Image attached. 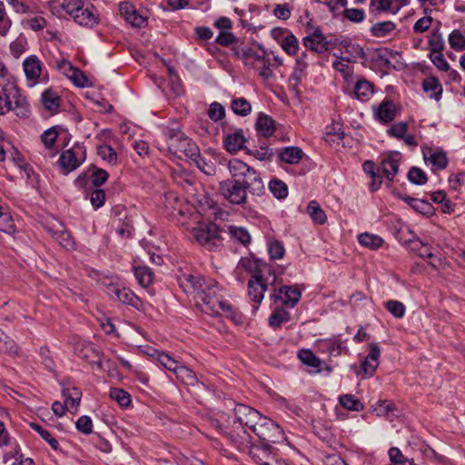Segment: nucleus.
<instances>
[{"mask_svg": "<svg viewBox=\"0 0 465 465\" xmlns=\"http://www.w3.org/2000/svg\"><path fill=\"white\" fill-rule=\"evenodd\" d=\"M163 136L166 146H161V150H166L180 159L197 155V145L181 131L179 126L166 127L163 130Z\"/></svg>", "mask_w": 465, "mask_h": 465, "instance_id": "nucleus-1", "label": "nucleus"}, {"mask_svg": "<svg viewBox=\"0 0 465 465\" xmlns=\"http://www.w3.org/2000/svg\"><path fill=\"white\" fill-rule=\"evenodd\" d=\"M193 238L210 251H215L223 245L221 231L215 223H208L193 230Z\"/></svg>", "mask_w": 465, "mask_h": 465, "instance_id": "nucleus-2", "label": "nucleus"}, {"mask_svg": "<svg viewBox=\"0 0 465 465\" xmlns=\"http://www.w3.org/2000/svg\"><path fill=\"white\" fill-rule=\"evenodd\" d=\"M23 69L29 87L48 80L47 72L42 61L35 54H31L24 60Z\"/></svg>", "mask_w": 465, "mask_h": 465, "instance_id": "nucleus-3", "label": "nucleus"}, {"mask_svg": "<svg viewBox=\"0 0 465 465\" xmlns=\"http://www.w3.org/2000/svg\"><path fill=\"white\" fill-rule=\"evenodd\" d=\"M250 185L247 182L241 183L238 180H225L220 183V193L228 202L233 204L244 203L246 189Z\"/></svg>", "mask_w": 465, "mask_h": 465, "instance_id": "nucleus-4", "label": "nucleus"}, {"mask_svg": "<svg viewBox=\"0 0 465 465\" xmlns=\"http://www.w3.org/2000/svg\"><path fill=\"white\" fill-rule=\"evenodd\" d=\"M85 157V147L76 143L73 148L64 151L61 154L59 163L66 173H69L80 166L84 162Z\"/></svg>", "mask_w": 465, "mask_h": 465, "instance_id": "nucleus-5", "label": "nucleus"}, {"mask_svg": "<svg viewBox=\"0 0 465 465\" xmlns=\"http://www.w3.org/2000/svg\"><path fill=\"white\" fill-rule=\"evenodd\" d=\"M235 417L237 421L244 427L249 428L258 438H261L259 429L260 413L254 409L240 404L235 408Z\"/></svg>", "mask_w": 465, "mask_h": 465, "instance_id": "nucleus-6", "label": "nucleus"}, {"mask_svg": "<svg viewBox=\"0 0 465 465\" xmlns=\"http://www.w3.org/2000/svg\"><path fill=\"white\" fill-rule=\"evenodd\" d=\"M237 280L240 282L243 281V272L251 275L250 280L262 279V262L257 257L252 254L247 257H242L234 271Z\"/></svg>", "mask_w": 465, "mask_h": 465, "instance_id": "nucleus-7", "label": "nucleus"}, {"mask_svg": "<svg viewBox=\"0 0 465 465\" xmlns=\"http://www.w3.org/2000/svg\"><path fill=\"white\" fill-rule=\"evenodd\" d=\"M285 440V435L281 426L274 420L263 416V452L270 450V446L266 443H282Z\"/></svg>", "mask_w": 465, "mask_h": 465, "instance_id": "nucleus-8", "label": "nucleus"}, {"mask_svg": "<svg viewBox=\"0 0 465 465\" xmlns=\"http://www.w3.org/2000/svg\"><path fill=\"white\" fill-rule=\"evenodd\" d=\"M179 284L186 293L193 295L196 300L203 290L205 289V284H208V281L199 276L185 273L179 278Z\"/></svg>", "mask_w": 465, "mask_h": 465, "instance_id": "nucleus-9", "label": "nucleus"}, {"mask_svg": "<svg viewBox=\"0 0 465 465\" xmlns=\"http://www.w3.org/2000/svg\"><path fill=\"white\" fill-rule=\"evenodd\" d=\"M246 141L243 130L239 128L223 134V145L226 152L235 154L240 150L245 149Z\"/></svg>", "mask_w": 465, "mask_h": 465, "instance_id": "nucleus-10", "label": "nucleus"}, {"mask_svg": "<svg viewBox=\"0 0 465 465\" xmlns=\"http://www.w3.org/2000/svg\"><path fill=\"white\" fill-rule=\"evenodd\" d=\"M303 45L315 53L322 54L329 49V41L322 35L320 27H316L313 32L302 38Z\"/></svg>", "mask_w": 465, "mask_h": 465, "instance_id": "nucleus-11", "label": "nucleus"}, {"mask_svg": "<svg viewBox=\"0 0 465 465\" xmlns=\"http://www.w3.org/2000/svg\"><path fill=\"white\" fill-rule=\"evenodd\" d=\"M369 353L361 364L360 374L363 379L370 378L374 375L379 365V358L381 350L377 343L369 344Z\"/></svg>", "mask_w": 465, "mask_h": 465, "instance_id": "nucleus-12", "label": "nucleus"}, {"mask_svg": "<svg viewBox=\"0 0 465 465\" xmlns=\"http://www.w3.org/2000/svg\"><path fill=\"white\" fill-rule=\"evenodd\" d=\"M307 58V53L303 52L295 61L293 71L289 78L290 88L294 92H298L299 84L307 74V68L309 66Z\"/></svg>", "mask_w": 465, "mask_h": 465, "instance_id": "nucleus-13", "label": "nucleus"}, {"mask_svg": "<svg viewBox=\"0 0 465 465\" xmlns=\"http://www.w3.org/2000/svg\"><path fill=\"white\" fill-rule=\"evenodd\" d=\"M73 19L78 25L86 27H94L99 23V15L93 5H87L85 7L83 5Z\"/></svg>", "mask_w": 465, "mask_h": 465, "instance_id": "nucleus-14", "label": "nucleus"}, {"mask_svg": "<svg viewBox=\"0 0 465 465\" xmlns=\"http://www.w3.org/2000/svg\"><path fill=\"white\" fill-rule=\"evenodd\" d=\"M120 14L124 17L126 22L135 27H142L145 24V19L142 16L134 5L129 1H123L119 5Z\"/></svg>", "mask_w": 465, "mask_h": 465, "instance_id": "nucleus-15", "label": "nucleus"}, {"mask_svg": "<svg viewBox=\"0 0 465 465\" xmlns=\"http://www.w3.org/2000/svg\"><path fill=\"white\" fill-rule=\"evenodd\" d=\"M401 160V154L399 152H392L383 158L381 168L385 177L392 182L399 171V164Z\"/></svg>", "mask_w": 465, "mask_h": 465, "instance_id": "nucleus-16", "label": "nucleus"}, {"mask_svg": "<svg viewBox=\"0 0 465 465\" xmlns=\"http://www.w3.org/2000/svg\"><path fill=\"white\" fill-rule=\"evenodd\" d=\"M423 158L431 164L433 171L445 169L449 162L446 153L439 149L423 150Z\"/></svg>", "mask_w": 465, "mask_h": 465, "instance_id": "nucleus-17", "label": "nucleus"}, {"mask_svg": "<svg viewBox=\"0 0 465 465\" xmlns=\"http://www.w3.org/2000/svg\"><path fill=\"white\" fill-rule=\"evenodd\" d=\"M374 117L381 123H391L396 117L395 104L388 99L383 100L374 110Z\"/></svg>", "mask_w": 465, "mask_h": 465, "instance_id": "nucleus-18", "label": "nucleus"}, {"mask_svg": "<svg viewBox=\"0 0 465 465\" xmlns=\"http://www.w3.org/2000/svg\"><path fill=\"white\" fill-rule=\"evenodd\" d=\"M206 309L210 315H216L222 311L227 313V317L231 320L236 321V314L232 312L231 304L223 300L221 296H215L214 301H208Z\"/></svg>", "mask_w": 465, "mask_h": 465, "instance_id": "nucleus-19", "label": "nucleus"}, {"mask_svg": "<svg viewBox=\"0 0 465 465\" xmlns=\"http://www.w3.org/2000/svg\"><path fill=\"white\" fill-rule=\"evenodd\" d=\"M215 296H220L217 292V283L214 280L210 279L208 284H205V289L196 298V302L203 312L208 313L206 311L207 302L208 301H214Z\"/></svg>", "mask_w": 465, "mask_h": 465, "instance_id": "nucleus-20", "label": "nucleus"}, {"mask_svg": "<svg viewBox=\"0 0 465 465\" xmlns=\"http://www.w3.org/2000/svg\"><path fill=\"white\" fill-rule=\"evenodd\" d=\"M17 94V86L14 84H7L0 91V115L15 110L12 106V94Z\"/></svg>", "mask_w": 465, "mask_h": 465, "instance_id": "nucleus-21", "label": "nucleus"}, {"mask_svg": "<svg viewBox=\"0 0 465 465\" xmlns=\"http://www.w3.org/2000/svg\"><path fill=\"white\" fill-rule=\"evenodd\" d=\"M301 292L296 287L283 286L279 290V294L275 295L280 299L283 305L294 307L301 299Z\"/></svg>", "mask_w": 465, "mask_h": 465, "instance_id": "nucleus-22", "label": "nucleus"}, {"mask_svg": "<svg viewBox=\"0 0 465 465\" xmlns=\"http://www.w3.org/2000/svg\"><path fill=\"white\" fill-rule=\"evenodd\" d=\"M223 231L228 233L230 239L235 242L247 245L251 242V234L244 227L226 225Z\"/></svg>", "mask_w": 465, "mask_h": 465, "instance_id": "nucleus-23", "label": "nucleus"}, {"mask_svg": "<svg viewBox=\"0 0 465 465\" xmlns=\"http://www.w3.org/2000/svg\"><path fill=\"white\" fill-rule=\"evenodd\" d=\"M422 89L430 99H434L435 101L440 100L443 89L437 77L430 76L424 79Z\"/></svg>", "mask_w": 465, "mask_h": 465, "instance_id": "nucleus-24", "label": "nucleus"}, {"mask_svg": "<svg viewBox=\"0 0 465 465\" xmlns=\"http://www.w3.org/2000/svg\"><path fill=\"white\" fill-rule=\"evenodd\" d=\"M303 151L296 146H288L278 153L280 161L289 164H297L303 157Z\"/></svg>", "mask_w": 465, "mask_h": 465, "instance_id": "nucleus-25", "label": "nucleus"}, {"mask_svg": "<svg viewBox=\"0 0 465 465\" xmlns=\"http://www.w3.org/2000/svg\"><path fill=\"white\" fill-rule=\"evenodd\" d=\"M114 293L117 300L123 303L131 305L136 309H139L142 306V301L140 298L128 288H114Z\"/></svg>", "mask_w": 465, "mask_h": 465, "instance_id": "nucleus-26", "label": "nucleus"}, {"mask_svg": "<svg viewBox=\"0 0 465 465\" xmlns=\"http://www.w3.org/2000/svg\"><path fill=\"white\" fill-rule=\"evenodd\" d=\"M247 287L248 295L253 302L252 310L256 312L262 302V279L249 280Z\"/></svg>", "mask_w": 465, "mask_h": 465, "instance_id": "nucleus-27", "label": "nucleus"}, {"mask_svg": "<svg viewBox=\"0 0 465 465\" xmlns=\"http://www.w3.org/2000/svg\"><path fill=\"white\" fill-rule=\"evenodd\" d=\"M373 93V85L369 81L361 79L356 82L354 95L358 100L361 102L369 101Z\"/></svg>", "mask_w": 465, "mask_h": 465, "instance_id": "nucleus-28", "label": "nucleus"}, {"mask_svg": "<svg viewBox=\"0 0 465 465\" xmlns=\"http://www.w3.org/2000/svg\"><path fill=\"white\" fill-rule=\"evenodd\" d=\"M228 168H229L230 173L234 178L244 176L247 173H252V174L255 173V171L252 168H251L245 163H243L242 161H241L237 158H234V159H232L229 161Z\"/></svg>", "mask_w": 465, "mask_h": 465, "instance_id": "nucleus-29", "label": "nucleus"}, {"mask_svg": "<svg viewBox=\"0 0 465 465\" xmlns=\"http://www.w3.org/2000/svg\"><path fill=\"white\" fill-rule=\"evenodd\" d=\"M41 101L45 109L53 112L60 106L61 98L56 92L47 89L42 94Z\"/></svg>", "mask_w": 465, "mask_h": 465, "instance_id": "nucleus-30", "label": "nucleus"}, {"mask_svg": "<svg viewBox=\"0 0 465 465\" xmlns=\"http://www.w3.org/2000/svg\"><path fill=\"white\" fill-rule=\"evenodd\" d=\"M307 213L310 215L312 220L318 224H324L327 221L325 212L321 208L320 204L316 201H311L307 206Z\"/></svg>", "mask_w": 465, "mask_h": 465, "instance_id": "nucleus-31", "label": "nucleus"}, {"mask_svg": "<svg viewBox=\"0 0 465 465\" xmlns=\"http://www.w3.org/2000/svg\"><path fill=\"white\" fill-rule=\"evenodd\" d=\"M13 10L17 14H30L35 8V0H6Z\"/></svg>", "mask_w": 465, "mask_h": 465, "instance_id": "nucleus-32", "label": "nucleus"}, {"mask_svg": "<svg viewBox=\"0 0 465 465\" xmlns=\"http://www.w3.org/2000/svg\"><path fill=\"white\" fill-rule=\"evenodd\" d=\"M371 7L377 12L397 14L401 5H396L394 0H371Z\"/></svg>", "mask_w": 465, "mask_h": 465, "instance_id": "nucleus-33", "label": "nucleus"}, {"mask_svg": "<svg viewBox=\"0 0 465 465\" xmlns=\"http://www.w3.org/2000/svg\"><path fill=\"white\" fill-rule=\"evenodd\" d=\"M51 233L52 237L61 246L65 249H73L74 246V242L70 235V233L64 229L60 228L58 230H48Z\"/></svg>", "mask_w": 465, "mask_h": 465, "instance_id": "nucleus-34", "label": "nucleus"}, {"mask_svg": "<svg viewBox=\"0 0 465 465\" xmlns=\"http://www.w3.org/2000/svg\"><path fill=\"white\" fill-rule=\"evenodd\" d=\"M396 25L391 21L377 22L371 27V33L375 37H384L394 31Z\"/></svg>", "mask_w": 465, "mask_h": 465, "instance_id": "nucleus-35", "label": "nucleus"}, {"mask_svg": "<svg viewBox=\"0 0 465 465\" xmlns=\"http://www.w3.org/2000/svg\"><path fill=\"white\" fill-rule=\"evenodd\" d=\"M267 252L270 260H280L285 254V248L282 242L276 239H270L267 242Z\"/></svg>", "mask_w": 465, "mask_h": 465, "instance_id": "nucleus-36", "label": "nucleus"}, {"mask_svg": "<svg viewBox=\"0 0 465 465\" xmlns=\"http://www.w3.org/2000/svg\"><path fill=\"white\" fill-rule=\"evenodd\" d=\"M298 357L305 365L313 368L316 371H321V360L317 358L310 350H301L298 353Z\"/></svg>", "mask_w": 465, "mask_h": 465, "instance_id": "nucleus-37", "label": "nucleus"}, {"mask_svg": "<svg viewBox=\"0 0 465 465\" xmlns=\"http://www.w3.org/2000/svg\"><path fill=\"white\" fill-rule=\"evenodd\" d=\"M358 240L361 245L371 250H377L383 243V240L380 236L367 232L360 234Z\"/></svg>", "mask_w": 465, "mask_h": 465, "instance_id": "nucleus-38", "label": "nucleus"}, {"mask_svg": "<svg viewBox=\"0 0 465 465\" xmlns=\"http://www.w3.org/2000/svg\"><path fill=\"white\" fill-rule=\"evenodd\" d=\"M231 109L237 115L246 116L251 113L252 105L245 98L239 97L232 100Z\"/></svg>", "mask_w": 465, "mask_h": 465, "instance_id": "nucleus-39", "label": "nucleus"}, {"mask_svg": "<svg viewBox=\"0 0 465 465\" xmlns=\"http://www.w3.org/2000/svg\"><path fill=\"white\" fill-rule=\"evenodd\" d=\"M74 352L82 359L88 360L93 355L98 356L99 351L95 350L93 344L86 341H80L74 345Z\"/></svg>", "mask_w": 465, "mask_h": 465, "instance_id": "nucleus-40", "label": "nucleus"}, {"mask_svg": "<svg viewBox=\"0 0 465 465\" xmlns=\"http://www.w3.org/2000/svg\"><path fill=\"white\" fill-rule=\"evenodd\" d=\"M281 46L287 54L293 56L297 54L299 51V41L297 37L290 32L287 34V36L284 37Z\"/></svg>", "mask_w": 465, "mask_h": 465, "instance_id": "nucleus-41", "label": "nucleus"}, {"mask_svg": "<svg viewBox=\"0 0 465 465\" xmlns=\"http://www.w3.org/2000/svg\"><path fill=\"white\" fill-rule=\"evenodd\" d=\"M340 404L349 411H359L363 409V404L351 394L341 395L339 399Z\"/></svg>", "mask_w": 465, "mask_h": 465, "instance_id": "nucleus-42", "label": "nucleus"}, {"mask_svg": "<svg viewBox=\"0 0 465 465\" xmlns=\"http://www.w3.org/2000/svg\"><path fill=\"white\" fill-rule=\"evenodd\" d=\"M430 54L441 53L444 49V41L438 30L433 31L428 41Z\"/></svg>", "mask_w": 465, "mask_h": 465, "instance_id": "nucleus-43", "label": "nucleus"}, {"mask_svg": "<svg viewBox=\"0 0 465 465\" xmlns=\"http://www.w3.org/2000/svg\"><path fill=\"white\" fill-rule=\"evenodd\" d=\"M269 189L277 199H284L288 195V187L286 183L281 180H272L269 183Z\"/></svg>", "mask_w": 465, "mask_h": 465, "instance_id": "nucleus-44", "label": "nucleus"}, {"mask_svg": "<svg viewBox=\"0 0 465 465\" xmlns=\"http://www.w3.org/2000/svg\"><path fill=\"white\" fill-rule=\"evenodd\" d=\"M134 275L143 287L150 285L153 282V274L148 267L140 266L134 268Z\"/></svg>", "mask_w": 465, "mask_h": 465, "instance_id": "nucleus-45", "label": "nucleus"}, {"mask_svg": "<svg viewBox=\"0 0 465 465\" xmlns=\"http://www.w3.org/2000/svg\"><path fill=\"white\" fill-rule=\"evenodd\" d=\"M81 395H82L81 391L76 388H73L72 390L68 389L66 391H64V396L65 398V401H64L65 406L68 409H75L80 403Z\"/></svg>", "mask_w": 465, "mask_h": 465, "instance_id": "nucleus-46", "label": "nucleus"}, {"mask_svg": "<svg viewBox=\"0 0 465 465\" xmlns=\"http://www.w3.org/2000/svg\"><path fill=\"white\" fill-rule=\"evenodd\" d=\"M175 375L178 380L187 385H193L197 381L196 375L193 371L183 364L176 370Z\"/></svg>", "mask_w": 465, "mask_h": 465, "instance_id": "nucleus-47", "label": "nucleus"}, {"mask_svg": "<svg viewBox=\"0 0 465 465\" xmlns=\"http://www.w3.org/2000/svg\"><path fill=\"white\" fill-rule=\"evenodd\" d=\"M97 154L111 164L117 163V153L111 146L103 144L97 147Z\"/></svg>", "mask_w": 465, "mask_h": 465, "instance_id": "nucleus-48", "label": "nucleus"}, {"mask_svg": "<svg viewBox=\"0 0 465 465\" xmlns=\"http://www.w3.org/2000/svg\"><path fill=\"white\" fill-rule=\"evenodd\" d=\"M15 230V223L7 211L0 205V231L11 233Z\"/></svg>", "mask_w": 465, "mask_h": 465, "instance_id": "nucleus-49", "label": "nucleus"}, {"mask_svg": "<svg viewBox=\"0 0 465 465\" xmlns=\"http://www.w3.org/2000/svg\"><path fill=\"white\" fill-rule=\"evenodd\" d=\"M448 40L451 48L457 51L465 50V36L460 30H453L449 35Z\"/></svg>", "mask_w": 465, "mask_h": 465, "instance_id": "nucleus-50", "label": "nucleus"}, {"mask_svg": "<svg viewBox=\"0 0 465 465\" xmlns=\"http://www.w3.org/2000/svg\"><path fill=\"white\" fill-rule=\"evenodd\" d=\"M408 180L414 184L423 185L427 183L428 177L423 170L419 167H411L408 173Z\"/></svg>", "mask_w": 465, "mask_h": 465, "instance_id": "nucleus-51", "label": "nucleus"}, {"mask_svg": "<svg viewBox=\"0 0 465 465\" xmlns=\"http://www.w3.org/2000/svg\"><path fill=\"white\" fill-rule=\"evenodd\" d=\"M110 397L116 401L122 407H127L131 403L130 394L123 389L113 388L110 391Z\"/></svg>", "mask_w": 465, "mask_h": 465, "instance_id": "nucleus-52", "label": "nucleus"}, {"mask_svg": "<svg viewBox=\"0 0 465 465\" xmlns=\"http://www.w3.org/2000/svg\"><path fill=\"white\" fill-rule=\"evenodd\" d=\"M289 320V312L282 308L276 309L269 318V324L272 328H278L280 325Z\"/></svg>", "mask_w": 465, "mask_h": 465, "instance_id": "nucleus-53", "label": "nucleus"}, {"mask_svg": "<svg viewBox=\"0 0 465 465\" xmlns=\"http://www.w3.org/2000/svg\"><path fill=\"white\" fill-rule=\"evenodd\" d=\"M30 427L36 431L46 442L49 443V445L54 449L57 450L59 448L58 441L52 437L51 433L44 429L42 426L36 424V423H30Z\"/></svg>", "mask_w": 465, "mask_h": 465, "instance_id": "nucleus-54", "label": "nucleus"}, {"mask_svg": "<svg viewBox=\"0 0 465 465\" xmlns=\"http://www.w3.org/2000/svg\"><path fill=\"white\" fill-rule=\"evenodd\" d=\"M15 101V107L14 111H16L17 115H26L29 112L28 104L25 98L20 94V90L17 88V94H12V101Z\"/></svg>", "mask_w": 465, "mask_h": 465, "instance_id": "nucleus-55", "label": "nucleus"}, {"mask_svg": "<svg viewBox=\"0 0 465 465\" xmlns=\"http://www.w3.org/2000/svg\"><path fill=\"white\" fill-rule=\"evenodd\" d=\"M57 137L58 131L56 127L54 126L44 132L41 135V140L47 149H52L57 141Z\"/></svg>", "mask_w": 465, "mask_h": 465, "instance_id": "nucleus-56", "label": "nucleus"}, {"mask_svg": "<svg viewBox=\"0 0 465 465\" xmlns=\"http://www.w3.org/2000/svg\"><path fill=\"white\" fill-rule=\"evenodd\" d=\"M385 308L396 318L401 319L405 314V306L399 301L390 300L385 302Z\"/></svg>", "mask_w": 465, "mask_h": 465, "instance_id": "nucleus-57", "label": "nucleus"}, {"mask_svg": "<svg viewBox=\"0 0 465 465\" xmlns=\"http://www.w3.org/2000/svg\"><path fill=\"white\" fill-rule=\"evenodd\" d=\"M411 208L415 212L426 216L432 215L434 213L433 206L427 200L417 199Z\"/></svg>", "mask_w": 465, "mask_h": 465, "instance_id": "nucleus-58", "label": "nucleus"}, {"mask_svg": "<svg viewBox=\"0 0 465 465\" xmlns=\"http://www.w3.org/2000/svg\"><path fill=\"white\" fill-rule=\"evenodd\" d=\"M0 351L4 353H16L17 347L15 346L13 340L9 339L1 330H0Z\"/></svg>", "mask_w": 465, "mask_h": 465, "instance_id": "nucleus-59", "label": "nucleus"}, {"mask_svg": "<svg viewBox=\"0 0 465 465\" xmlns=\"http://www.w3.org/2000/svg\"><path fill=\"white\" fill-rule=\"evenodd\" d=\"M208 116L213 122H218L224 118L225 110L220 103L213 102L210 104V107L208 109Z\"/></svg>", "mask_w": 465, "mask_h": 465, "instance_id": "nucleus-60", "label": "nucleus"}, {"mask_svg": "<svg viewBox=\"0 0 465 465\" xmlns=\"http://www.w3.org/2000/svg\"><path fill=\"white\" fill-rule=\"evenodd\" d=\"M84 5L83 0H63L61 4L62 9H64L72 17L78 12L80 7Z\"/></svg>", "mask_w": 465, "mask_h": 465, "instance_id": "nucleus-61", "label": "nucleus"}, {"mask_svg": "<svg viewBox=\"0 0 465 465\" xmlns=\"http://www.w3.org/2000/svg\"><path fill=\"white\" fill-rule=\"evenodd\" d=\"M27 42L25 38H17L10 44V52L15 58H19L26 50Z\"/></svg>", "mask_w": 465, "mask_h": 465, "instance_id": "nucleus-62", "label": "nucleus"}, {"mask_svg": "<svg viewBox=\"0 0 465 465\" xmlns=\"http://www.w3.org/2000/svg\"><path fill=\"white\" fill-rule=\"evenodd\" d=\"M430 60L431 63L440 71L448 72L450 71V64L445 59L442 52L435 53L429 54Z\"/></svg>", "mask_w": 465, "mask_h": 465, "instance_id": "nucleus-63", "label": "nucleus"}, {"mask_svg": "<svg viewBox=\"0 0 465 465\" xmlns=\"http://www.w3.org/2000/svg\"><path fill=\"white\" fill-rule=\"evenodd\" d=\"M408 124L406 122H400L391 125L388 130L387 134L390 136L401 139L407 132Z\"/></svg>", "mask_w": 465, "mask_h": 465, "instance_id": "nucleus-64", "label": "nucleus"}]
</instances>
